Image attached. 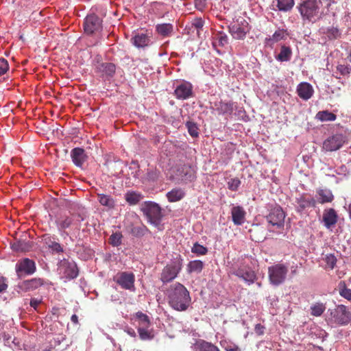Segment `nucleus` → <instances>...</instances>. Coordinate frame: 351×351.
Returning a JSON list of instances; mask_svg holds the SVG:
<instances>
[{"instance_id": "nucleus-58", "label": "nucleus", "mask_w": 351, "mask_h": 351, "mask_svg": "<svg viewBox=\"0 0 351 351\" xmlns=\"http://www.w3.org/2000/svg\"><path fill=\"white\" fill-rule=\"evenodd\" d=\"M265 327L261 324H256L254 327V331L258 335H263L265 332Z\"/></svg>"}, {"instance_id": "nucleus-15", "label": "nucleus", "mask_w": 351, "mask_h": 351, "mask_svg": "<svg viewBox=\"0 0 351 351\" xmlns=\"http://www.w3.org/2000/svg\"><path fill=\"white\" fill-rule=\"evenodd\" d=\"M244 24L248 25L245 20L240 23H234L228 26L229 32L231 34L232 37L237 40H243L245 38L248 30L246 27H244Z\"/></svg>"}, {"instance_id": "nucleus-31", "label": "nucleus", "mask_w": 351, "mask_h": 351, "mask_svg": "<svg viewBox=\"0 0 351 351\" xmlns=\"http://www.w3.org/2000/svg\"><path fill=\"white\" fill-rule=\"evenodd\" d=\"M156 31L163 37L170 36L173 31V25L171 23H162L156 26Z\"/></svg>"}, {"instance_id": "nucleus-54", "label": "nucleus", "mask_w": 351, "mask_h": 351, "mask_svg": "<svg viewBox=\"0 0 351 351\" xmlns=\"http://www.w3.org/2000/svg\"><path fill=\"white\" fill-rule=\"evenodd\" d=\"M130 169L132 171L131 175L133 178H139L138 172L140 171V167L137 162L132 161L130 166Z\"/></svg>"}, {"instance_id": "nucleus-21", "label": "nucleus", "mask_w": 351, "mask_h": 351, "mask_svg": "<svg viewBox=\"0 0 351 351\" xmlns=\"http://www.w3.org/2000/svg\"><path fill=\"white\" fill-rule=\"evenodd\" d=\"M288 35L289 34L286 29H278L271 36L265 38V44L269 47H272L275 43L286 40Z\"/></svg>"}, {"instance_id": "nucleus-50", "label": "nucleus", "mask_w": 351, "mask_h": 351, "mask_svg": "<svg viewBox=\"0 0 351 351\" xmlns=\"http://www.w3.org/2000/svg\"><path fill=\"white\" fill-rule=\"evenodd\" d=\"M12 248L16 252H24L28 248L27 243L25 241H16L12 245Z\"/></svg>"}, {"instance_id": "nucleus-48", "label": "nucleus", "mask_w": 351, "mask_h": 351, "mask_svg": "<svg viewBox=\"0 0 351 351\" xmlns=\"http://www.w3.org/2000/svg\"><path fill=\"white\" fill-rule=\"evenodd\" d=\"M148 229L145 226H134L131 229V233L135 237H142L145 234Z\"/></svg>"}, {"instance_id": "nucleus-49", "label": "nucleus", "mask_w": 351, "mask_h": 351, "mask_svg": "<svg viewBox=\"0 0 351 351\" xmlns=\"http://www.w3.org/2000/svg\"><path fill=\"white\" fill-rule=\"evenodd\" d=\"M191 252L197 255H205L208 252V249L202 245L195 243L191 248Z\"/></svg>"}, {"instance_id": "nucleus-2", "label": "nucleus", "mask_w": 351, "mask_h": 351, "mask_svg": "<svg viewBox=\"0 0 351 351\" xmlns=\"http://www.w3.org/2000/svg\"><path fill=\"white\" fill-rule=\"evenodd\" d=\"M304 22H315L319 19L320 2L317 0H301L296 7Z\"/></svg>"}, {"instance_id": "nucleus-28", "label": "nucleus", "mask_w": 351, "mask_h": 351, "mask_svg": "<svg viewBox=\"0 0 351 351\" xmlns=\"http://www.w3.org/2000/svg\"><path fill=\"white\" fill-rule=\"evenodd\" d=\"M215 106L219 114H230L234 110V104L232 102L226 103L219 101L218 103H215Z\"/></svg>"}, {"instance_id": "nucleus-39", "label": "nucleus", "mask_w": 351, "mask_h": 351, "mask_svg": "<svg viewBox=\"0 0 351 351\" xmlns=\"http://www.w3.org/2000/svg\"><path fill=\"white\" fill-rule=\"evenodd\" d=\"M214 41L213 43L214 46L218 45L219 46L223 47L228 43V38L227 35L222 32H219L216 34Z\"/></svg>"}, {"instance_id": "nucleus-5", "label": "nucleus", "mask_w": 351, "mask_h": 351, "mask_svg": "<svg viewBox=\"0 0 351 351\" xmlns=\"http://www.w3.org/2000/svg\"><path fill=\"white\" fill-rule=\"evenodd\" d=\"M288 272L287 267L282 264H276L268 269L269 279L274 285L282 284L286 279Z\"/></svg>"}, {"instance_id": "nucleus-22", "label": "nucleus", "mask_w": 351, "mask_h": 351, "mask_svg": "<svg viewBox=\"0 0 351 351\" xmlns=\"http://www.w3.org/2000/svg\"><path fill=\"white\" fill-rule=\"evenodd\" d=\"M42 241L46 245L52 252L56 253H62L64 252L63 247L61 245L56 241L54 236L45 234L42 237Z\"/></svg>"}, {"instance_id": "nucleus-46", "label": "nucleus", "mask_w": 351, "mask_h": 351, "mask_svg": "<svg viewBox=\"0 0 351 351\" xmlns=\"http://www.w3.org/2000/svg\"><path fill=\"white\" fill-rule=\"evenodd\" d=\"M324 34H326V36L330 40L337 39L339 38L341 36V32L339 29L334 27L328 28L326 32H324Z\"/></svg>"}, {"instance_id": "nucleus-55", "label": "nucleus", "mask_w": 351, "mask_h": 351, "mask_svg": "<svg viewBox=\"0 0 351 351\" xmlns=\"http://www.w3.org/2000/svg\"><path fill=\"white\" fill-rule=\"evenodd\" d=\"M9 69V64L8 61L1 58H0V76L5 74Z\"/></svg>"}, {"instance_id": "nucleus-14", "label": "nucleus", "mask_w": 351, "mask_h": 351, "mask_svg": "<svg viewBox=\"0 0 351 351\" xmlns=\"http://www.w3.org/2000/svg\"><path fill=\"white\" fill-rule=\"evenodd\" d=\"M295 202L297 204L296 210L300 213L308 208L315 207L316 205L315 199L306 193H303L297 197Z\"/></svg>"}, {"instance_id": "nucleus-61", "label": "nucleus", "mask_w": 351, "mask_h": 351, "mask_svg": "<svg viewBox=\"0 0 351 351\" xmlns=\"http://www.w3.org/2000/svg\"><path fill=\"white\" fill-rule=\"evenodd\" d=\"M127 333L130 335L131 337H136V332L134 331V330L133 328H128L127 330H126Z\"/></svg>"}, {"instance_id": "nucleus-23", "label": "nucleus", "mask_w": 351, "mask_h": 351, "mask_svg": "<svg viewBox=\"0 0 351 351\" xmlns=\"http://www.w3.org/2000/svg\"><path fill=\"white\" fill-rule=\"evenodd\" d=\"M60 269L63 270L64 276L68 278H75L78 275V271L76 265L74 263H70L66 261L60 263Z\"/></svg>"}, {"instance_id": "nucleus-8", "label": "nucleus", "mask_w": 351, "mask_h": 351, "mask_svg": "<svg viewBox=\"0 0 351 351\" xmlns=\"http://www.w3.org/2000/svg\"><path fill=\"white\" fill-rule=\"evenodd\" d=\"M102 28V20L95 14L86 16L84 22V29L87 34H93Z\"/></svg>"}, {"instance_id": "nucleus-19", "label": "nucleus", "mask_w": 351, "mask_h": 351, "mask_svg": "<svg viewBox=\"0 0 351 351\" xmlns=\"http://www.w3.org/2000/svg\"><path fill=\"white\" fill-rule=\"evenodd\" d=\"M43 284L44 281L42 278H34L23 281L19 285V288L22 291L28 292L40 287Z\"/></svg>"}, {"instance_id": "nucleus-6", "label": "nucleus", "mask_w": 351, "mask_h": 351, "mask_svg": "<svg viewBox=\"0 0 351 351\" xmlns=\"http://www.w3.org/2000/svg\"><path fill=\"white\" fill-rule=\"evenodd\" d=\"M114 281L123 289L132 291L135 290V276L132 272H119L114 277Z\"/></svg>"}, {"instance_id": "nucleus-41", "label": "nucleus", "mask_w": 351, "mask_h": 351, "mask_svg": "<svg viewBox=\"0 0 351 351\" xmlns=\"http://www.w3.org/2000/svg\"><path fill=\"white\" fill-rule=\"evenodd\" d=\"M338 289L339 295L341 297L347 299L349 301H351V289L347 287L344 281H340L338 285Z\"/></svg>"}, {"instance_id": "nucleus-27", "label": "nucleus", "mask_w": 351, "mask_h": 351, "mask_svg": "<svg viewBox=\"0 0 351 351\" xmlns=\"http://www.w3.org/2000/svg\"><path fill=\"white\" fill-rule=\"evenodd\" d=\"M194 351H219V348L213 343L203 339H197L193 343Z\"/></svg>"}, {"instance_id": "nucleus-29", "label": "nucleus", "mask_w": 351, "mask_h": 351, "mask_svg": "<svg viewBox=\"0 0 351 351\" xmlns=\"http://www.w3.org/2000/svg\"><path fill=\"white\" fill-rule=\"evenodd\" d=\"M317 193V202L319 204L329 203L334 199L332 192L328 189H318Z\"/></svg>"}, {"instance_id": "nucleus-33", "label": "nucleus", "mask_w": 351, "mask_h": 351, "mask_svg": "<svg viewBox=\"0 0 351 351\" xmlns=\"http://www.w3.org/2000/svg\"><path fill=\"white\" fill-rule=\"evenodd\" d=\"M160 176V171L155 168H150L147 169L145 176L142 178V182H155Z\"/></svg>"}, {"instance_id": "nucleus-60", "label": "nucleus", "mask_w": 351, "mask_h": 351, "mask_svg": "<svg viewBox=\"0 0 351 351\" xmlns=\"http://www.w3.org/2000/svg\"><path fill=\"white\" fill-rule=\"evenodd\" d=\"M40 302L37 299L33 298L30 300V306L36 309Z\"/></svg>"}, {"instance_id": "nucleus-1", "label": "nucleus", "mask_w": 351, "mask_h": 351, "mask_svg": "<svg viewBox=\"0 0 351 351\" xmlns=\"http://www.w3.org/2000/svg\"><path fill=\"white\" fill-rule=\"evenodd\" d=\"M169 305L177 311H186L191 304L188 289L181 283L171 285L166 290Z\"/></svg>"}, {"instance_id": "nucleus-18", "label": "nucleus", "mask_w": 351, "mask_h": 351, "mask_svg": "<svg viewBox=\"0 0 351 351\" xmlns=\"http://www.w3.org/2000/svg\"><path fill=\"white\" fill-rule=\"evenodd\" d=\"M116 71V66L110 62H101L96 66V72L101 74L103 77H113Z\"/></svg>"}, {"instance_id": "nucleus-10", "label": "nucleus", "mask_w": 351, "mask_h": 351, "mask_svg": "<svg viewBox=\"0 0 351 351\" xmlns=\"http://www.w3.org/2000/svg\"><path fill=\"white\" fill-rule=\"evenodd\" d=\"M285 212L280 206H276L270 210L269 215L267 216V221L272 226L282 228L285 223Z\"/></svg>"}, {"instance_id": "nucleus-43", "label": "nucleus", "mask_w": 351, "mask_h": 351, "mask_svg": "<svg viewBox=\"0 0 351 351\" xmlns=\"http://www.w3.org/2000/svg\"><path fill=\"white\" fill-rule=\"evenodd\" d=\"M73 219L69 216L62 217L56 221L58 228L61 230H64L71 226L73 223Z\"/></svg>"}, {"instance_id": "nucleus-37", "label": "nucleus", "mask_w": 351, "mask_h": 351, "mask_svg": "<svg viewBox=\"0 0 351 351\" xmlns=\"http://www.w3.org/2000/svg\"><path fill=\"white\" fill-rule=\"evenodd\" d=\"M149 327H138L137 330L139 337L143 341L151 340L154 339V334L152 330H149Z\"/></svg>"}, {"instance_id": "nucleus-38", "label": "nucleus", "mask_w": 351, "mask_h": 351, "mask_svg": "<svg viewBox=\"0 0 351 351\" xmlns=\"http://www.w3.org/2000/svg\"><path fill=\"white\" fill-rule=\"evenodd\" d=\"M125 199L130 204L135 205L141 200L142 195L138 193L129 191L125 194Z\"/></svg>"}, {"instance_id": "nucleus-4", "label": "nucleus", "mask_w": 351, "mask_h": 351, "mask_svg": "<svg viewBox=\"0 0 351 351\" xmlns=\"http://www.w3.org/2000/svg\"><path fill=\"white\" fill-rule=\"evenodd\" d=\"M143 214L147 217L148 221L157 226L161 219V208L159 205L152 202H145L141 208Z\"/></svg>"}, {"instance_id": "nucleus-52", "label": "nucleus", "mask_w": 351, "mask_h": 351, "mask_svg": "<svg viewBox=\"0 0 351 351\" xmlns=\"http://www.w3.org/2000/svg\"><path fill=\"white\" fill-rule=\"evenodd\" d=\"M240 184L241 180L239 178H232L228 182V188L232 191H236L238 190Z\"/></svg>"}, {"instance_id": "nucleus-12", "label": "nucleus", "mask_w": 351, "mask_h": 351, "mask_svg": "<svg viewBox=\"0 0 351 351\" xmlns=\"http://www.w3.org/2000/svg\"><path fill=\"white\" fill-rule=\"evenodd\" d=\"M345 143L342 134H337L326 138L323 143V149L326 152H335L339 149Z\"/></svg>"}, {"instance_id": "nucleus-42", "label": "nucleus", "mask_w": 351, "mask_h": 351, "mask_svg": "<svg viewBox=\"0 0 351 351\" xmlns=\"http://www.w3.org/2000/svg\"><path fill=\"white\" fill-rule=\"evenodd\" d=\"M136 317L137 318L138 321V327H150V325H151V323H150V319L149 318V317L141 312V311H138L136 313Z\"/></svg>"}, {"instance_id": "nucleus-63", "label": "nucleus", "mask_w": 351, "mask_h": 351, "mask_svg": "<svg viewBox=\"0 0 351 351\" xmlns=\"http://www.w3.org/2000/svg\"><path fill=\"white\" fill-rule=\"evenodd\" d=\"M348 60L350 62H351V51L350 52L348 56Z\"/></svg>"}, {"instance_id": "nucleus-62", "label": "nucleus", "mask_w": 351, "mask_h": 351, "mask_svg": "<svg viewBox=\"0 0 351 351\" xmlns=\"http://www.w3.org/2000/svg\"><path fill=\"white\" fill-rule=\"evenodd\" d=\"M71 320L73 323L75 324H78V317L75 314L71 316Z\"/></svg>"}, {"instance_id": "nucleus-47", "label": "nucleus", "mask_w": 351, "mask_h": 351, "mask_svg": "<svg viewBox=\"0 0 351 351\" xmlns=\"http://www.w3.org/2000/svg\"><path fill=\"white\" fill-rule=\"evenodd\" d=\"M324 261L326 263V268L332 269L336 265L337 258L333 254H329L326 255Z\"/></svg>"}, {"instance_id": "nucleus-24", "label": "nucleus", "mask_w": 351, "mask_h": 351, "mask_svg": "<svg viewBox=\"0 0 351 351\" xmlns=\"http://www.w3.org/2000/svg\"><path fill=\"white\" fill-rule=\"evenodd\" d=\"M297 93L303 100L309 99L313 95V86L308 82H301L297 86Z\"/></svg>"}, {"instance_id": "nucleus-7", "label": "nucleus", "mask_w": 351, "mask_h": 351, "mask_svg": "<svg viewBox=\"0 0 351 351\" xmlns=\"http://www.w3.org/2000/svg\"><path fill=\"white\" fill-rule=\"evenodd\" d=\"M330 315L334 322L339 325H347L351 321V313L343 304L337 305Z\"/></svg>"}, {"instance_id": "nucleus-57", "label": "nucleus", "mask_w": 351, "mask_h": 351, "mask_svg": "<svg viewBox=\"0 0 351 351\" xmlns=\"http://www.w3.org/2000/svg\"><path fill=\"white\" fill-rule=\"evenodd\" d=\"M7 288L8 284L6 278L0 276V293L5 291Z\"/></svg>"}, {"instance_id": "nucleus-16", "label": "nucleus", "mask_w": 351, "mask_h": 351, "mask_svg": "<svg viewBox=\"0 0 351 351\" xmlns=\"http://www.w3.org/2000/svg\"><path fill=\"white\" fill-rule=\"evenodd\" d=\"M152 35L150 33H136L131 38V43L136 47L145 48L151 43Z\"/></svg>"}, {"instance_id": "nucleus-25", "label": "nucleus", "mask_w": 351, "mask_h": 351, "mask_svg": "<svg viewBox=\"0 0 351 351\" xmlns=\"http://www.w3.org/2000/svg\"><path fill=\"white\" fill-rule=\"evenodd\" d=\"M338 219V215L334 208L326 209L323 213V222L327 228L334 226Z\"/></svg>"}, {"instance_id": "nucleus-20", "label": "nucleus", "mask_w": 351, "mask_h": 351, "mask_svg": "<svg viewBox=\"0 0 351 351\" xmlns=\"http://www.w3.org/2000/svg\"><path fill=\"white\" fill-rule=\"evenodd\" d=\"M71 157L73 162L78 167H81L88 158L84 149L81 147L73 149L71 151Z\"/></svg>"}, {"instance_id": "nucleus-9", "label": "nucleus", "mask_w": 351, "mask_h": 351, "mask_svg": "<svg viewBox=\"0 0 351 351\" xmlns=\"http://www.w3.org/2000/svg\"><path fill=\"white\" fill-rule=\"evenodd\" d=\"M15 269L19 278L23 275H32L36 270V263L32 259L24 258L17 262Z\"/></svg>"}, {"instance_id": "nucleus-44", "label": "nucleus", "mask_w": 351, "mask_h": 351, "mask_svg": "<svg viewBox=\"0 0 351 351\" xmlns=\"http://www.w3.org/2000/svg\"><path fill=\"white\" fill-rule=\"evenodd\" d=\"M123 235L121 232L113 233L108 239V243L114 247H118L121 244Z\"/></svg>"}, {"instance_id": "nucleus-40", "label": "nucleus", "mask_w": 351, "mask_h": 351, "mask_svg": "<svg viewBox=\"0 0 351 351\" xmlns=\"http://www.w3.org/2000/svg\"><path fill=\"white\" fill-rule=\"evenodd\" d=\"M294 3V0H277V7L278 10L283 12L291 10Z\"/></svg>"}, {"instance_id": "nucleus-59", "label": "nucleus", "mask_w": 351, "mask_h": 351, "mask_svg": "<svg viewBox=\"0 0 351 351\" xmlns=\"http://www.w3.org/2000/svg\"><path fill=\"white\" fill-rule=\"evenodd\" d=\"M195 6L199 10H203L206 7L205 0H195Z\"/></svg>"}, {"instance_id": "nucleus-26", "label": "nucleus", "mask_w": 351, "mask_h": 351, "mask_svg": "<svg viewBox=\"0 0 351 351\" xmlns=\"http://www.w3.org/2000/svg\"><path fill=\"white\" fill-rule=\"evenodd\" d=\"M245 211L240 206H233L231 209L232 221L234 225L240 226L244 223Z\"/></svg>"}, {"instance_id": "nucleus-32", "label": "nucleus", "mask_w": 351, "mask_h": 351, "mask_svg": "<svg viewBox=\"0 0 351 351\" xmlns=\"http://www.w3.org/2000/svg\"><path fill=\"white\" fill-rule=\"evenodd\" d=\"M184 191L180 188L173 189L167 193V199L170 202L180 201L184 197Z\"/></svg>"}, {"instance_id": "nucleus-36", "label": "nucleus", "mask_w": 351, "mask_h": 351, "mask_svg": "<svg viewBox=\"0 0 351 351\" xmlns=\"http://www.w3.org/2000/svg\"><path fill=\"white\" fill-rule=\"evenodd\" d=\"M204 268V263L199 260L190 261L187 265V271L189 273H200Z\"/></svg>"}, {"instance_id": "nucleus-34", "label": "nucleus", "mask_w": 351, "mask_h": 351, "mask_svg": "<svg viewBox=\"0 0 351 351\" xmlns=\"http://www.w3.org/2000/svg\"><path fill=\"white\" fill-rule=\"evenodd\" d=\"M97 197L99 202L102 206H105L109 208H112L114 207L115 202L111 196L105 194L98 193Z\"/></svg>"}, {"instance_id": "nucleus-64", "label": "nucleus", "mask_w": 351, "mask_h": 351, "mask_svg": "<svg viewBox=\"0 0 351 351\" xmlns=\"http://www.w3.org/2000/svg\"><path fill=\"white\" fill-rule=\"evenodd\" d=\"M229 351H237V348H235V349H230Z\"/></svg>"}, {"instance_id": "nucleus-56", "label": "nucleus", "mask_w": 351, "mask_h": 351, "mask_svg": "<svg viewBox=\"0 0 351 351\" xmlns=\"http://www.w3.org/2000/svg\"><path fill=\"white\" fill-rule=\"evenodd\" d=\"M337 69L343 75H349L351 72V67L346 64H339L337 66Z\"/></svg>"}, {"instance_id": "nucleus-45", "label": "nucleus", "mask_w": 351, "mask_h": 351, "mask_svg": "<svg viewBox=\"0 0 351 351\" xmlns=\"http://www.w3.org/2000/svg\"><path fill=\"white\" fill-rule=\"evenodd\" d=\"M326 309V306L323 303H316L311 307V314L313 316L318 317L322 315Z\"/></svg>"}, {"instance_id": "nucleus-30", "label": "nucleus", "mask_w": 351, "mask_h": 351, "mask_svg": "<svg viewBox=\"0 0 351 351\" xmlns=\"http://www.w3.org/2000/svg\"><path fill=\"white\" fill-rule=\"evenodd\" d=\"M292 50L290 47L282 45L280 53L276 56V60L280 62H288L291 59Z\"/></svg>"}, {"instance_id": "nucleus-51", "label": "nucleus", "mask_w": 351, "mask_h": 351, "mask_svg": "<svg viewBox=\"0 0 351 351\" xmlns=\"http://www.w3.org/2000/svg\"><path fill=\"white\" fill-rule=\"evenodd\" d=\"M186 125L189 134L193 137H197L199 133L196 124L193 122H187Z\"/></svg>"}, {"instance_id": "nucleus-3", "label": "nucleus", "mask_w": 351, "mask_h": 351, "mask_svg": "<svg viewBox=\"0 0 351 351\" xmlns=\"http://www.w3.org/2000/svg\"><path fill=\"white\" fill-rule=\"evenodd\" d=\"M182 262L181 256H178L167 264L160 273V280L166 284L176 278L182 269Z\"/></svg>"}, {"instance_id": "nucleus-53", "label": "nucleus", "mask_w": 351, "mask_h": 351, "mask_svg": "<svg viewBox=\"0 0 351 351\" xmlns=\"http://www.w3.org/2000/svg\"><path fill=\"white\" fill-rule=\"evenodd\" d=\"M204 24V21L202 18H195L191 22V26L196 29L197 34H199V30L202 29Z\"/></svg>"}, {"instance_id": "nucleus-17", "label": "nucleus", "mask_w": 351, "mask_h": 351, "mask_svg": "<svg viewBox=\"0 0 351 351\" xmlns=\"http://www.w3.org/2000/svg\"><path fill=\"white\" fill-rule=\"evenodd\" d=\"M232 274L243 279L249 285L252 284L256 278V276L254 271H252L250 268L246 267H241L237 269H235L232 272Z\"/></svg>"}, {"instance_id": "nucleus-11", "label": "nucleus", "mask_w": 351, "mask_h": 351, "mask_svg": "<svg viewBox=\"0 0 351 351\" xmlns=\"http://www.w3.org/2000/svg\"><path fill=\"white\" fill-rule=\"evenodd\" d=\"M193 86L187 81H182L174 90V95L178 99L186 100L193 96Z\"/></svg>"}, {"instance_id": "nucleus-13", "label": "nucleus", "mask_w": 351, "mask_h": 351, "mask_svg": "<svg viewBox=\"0 0 351 351\" xmlns=\"http://www.w3.org/2000/svg\"><path fill=\"white\" fill-rule=\"evenodd\" d=\"M177 176L182 181L187 183L196 178L195 171L190 165H182L177 169Z\"/></svg>"}, {"instance_id": "nucleus-35", "label": "nucleus", "mask_w": 351, "mask_h": 351, "mask_svg": "<svg viewBox=\"0 0 351 351\" xmlns=\"http://www.w3.org/2000/svg\"><path fill=\"white\" fill-rule=\"evenodd\" d=\"M315 118L321 121H333L337 119V116L328 110H322L316 114Z\"/></svg>"}]
</instances>
